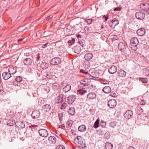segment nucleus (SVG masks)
Returning <instances> with one entry per match:
<instances>
[{
	"mask_svg": "<svg viewBox=\"0 0 149 149\" xmlns=\"http://www.w3.org/2000/svg\"><path fill=\"white\" fill-rule=\"evenodd\" d=\"M111 39L113 41H115L118 39V37L116 35H114L111 36Z\"/></svg>",
	"mask_w": 149,
	"mask_h": 149,
	"instance_id": "3c124183",
	"label": "nucleus"
},
{
	"mask_svg": "<svg viewBox=\"0 0 149 149\" xmlns=\"http://www.w3.org/2000/svg\"><path fill=\"white\" fill-rule=\"evenodd\" d=\"M143 111V109H141L140 110L139 114H140L141 113H142Z\"/></svg>",
	"mask_w": 149,
	"mask_h": 149,
	"instance_id": "69168bd1",
	"label": "nucleus"
},
{
	"mask_svg": "<svg viewBox=\"0 0 149 149\" xmlns=\"http://www.w3.org/2000/svg\"><path fill=\"white\" fill-rule=\"evenodd\" d=\"M51 109V106L49 104H45L42 107V109L45 111H47Z\"/></svg>",
	"mask_w": 149,
	"mask_h": 149,
	"instance_id": "7c9ffc66",
	"label": "nucleus"
},
{
	"mask_svg": "<svg viewBox=\"0 0 149 149\" xmlns=\"http://www.w3.org/2000/svg\"><path fill=\"white\" fill-rule=\"evenodd\" d=\"M15 125L19 128H23L25 127V124L23 121H17Z\"/></svg>",
	"mask_w": 149,
	"mask_h": 149,
	"instance_id": "a211bd4d",
	"label": "nucleus"
},
{
	"mask_svg": "<svg viewBox=\"0 0 149 149\" xmlns=\"http://www.w3.org/2000/svg\"><path fill=\"white\" fill-rule=\"evenodd\" d=\"M80 72L83 73L85 74H87V73H88V72L86 71V70H84L83 69H81L80 71Z\"/></svg>",
	"mask_w": 149,
	"mask_h": 149,
	"instance_id": "864d4df0",
	"label": "nucleus"
},
{
	"mask_svg": "<svg viewBox=\"0 0 149 149\" xmlns=\"http://www.w3.org/2000/svg\"><path fill=\"white\" fill-rule=\"evenodd\" d=\"M31 129L32 131H33L34 130L35 131L36 130L35 127H31Z\"/></svg>",
	"mask_w": 149,
	"mask_h": 149,
	"instance_id": "0e129e2a",
	"label": "nucleus"
},
{
	"mask_svg": "<svg viewBox=\"0 0 149 149\" xmlns=\"http://www.w3.org/2000/svg\"><path fill=\"white\" fill-rule=\"evenodd\" d=\"M117 70V68L115 65L111 66L108 69L109 72L111 74H113L115 73Z\"/></svg>",
	"mask_w": 149,
	"mask_h": 149,
	"instance_id": "f3484780",
	"label": "nucleus"
},
{
	"mask_svg": "<svg viewBox=\"0 0 149 149\" xmlns=\"http://www.w3.org/2000/svg\"><path fill=\"white\" fill-rule=\"evenodd\" d=\"M75 41V39L74 38H71V40H70L68 41V43L69 46H71L74 44Z\"/></svg>",
	"mask_w": 149,
	"mask_h": 149,
	"instance_id": "ea45409f",
	"label": "nucleus"
},
{
	"mask_svg": "<svg viewBox=\"0 0 149 149\" xmlns=\"http://www.w3.org/2000/svg\"><path fill=\"white\" fill-rule=\"evenodd\" d=\"M78 26V25L77 24L76 25V26L75 28H76V27H78V29L80 31L81 29V26H79V27Z\"/></svg>",
	"mask_w": 149,
	"mask_h": 149,
	"instance_id": "680f3d73",
	"label": "nucleus"
},
{
	"mask_svg": "<svg viewBox=\"0 0 149 149\" xmlns=\"http://www.w3.org/2000/svg\"><path fill=\"white\" fill-rule=\"evenodd\" d=\"M133 113L132 111L130 110L127 111L124 114V117L126 118L130 119L133 116Z\"/></svg>",
	"mask_w": 149,
	"mask_h": 149,
	"instance_id": "f8f14e48",
	"label": "nucleus"
},
{
	"mask_svg": "<svg viewBox=\"0 0 149 149\" xmlns=\"http://www.w3.org/2000/svg\"><path fill=\"white\" fill-rule=\"evenodd\" d=\"M5 94V92L2 89H0V97H2Z\"/></svg>",
	"mask_w": 149,
	"mask_h": 149,
	"instance_id": "a18cd8bd",
	"label": "nucleus"
},
{
	"mask_svg": "<svg viewBox=\"0 0 149 149\" xmlns=\"http://www.w3.org/2000/svg\"><path fill=\"white\" fill-rule=\"evenodd\" d=\"M140 8L142 10L146 11L149 14V3H141L140 5Z\"/></svg>",
	"mask_w": 149,
	"mask_h": 149,
	"instance_id": "6e6552de",
	"label": "nucleus"
},
{
	"mask_svg": "<svg viewBox=\"0 0 149 149\" xmlns=\"http://www.w3.org/2000/svg\"><path fill=\"white\" fill-rule=\"evenodd\" d=\"M62 104L61 109H65V108L67 107V106H68L67 104L66 103H65V101L63 102H62V103H61Z\"/></svg>",
	"mask_w": 149,
	"mask_h": 149,
	"instance_id": "58836bf2",
	"label": "nucleus"
},
{
	"mask_svg": "<svg viewBox=\"0 0 149 149\" xmlns=\"http://www.w3.org/2000/svg\"><path fill=\"white\" fill-rule=\"evenodd\" d=\"M61 60L59 57L53 58L50 61V64L53 65H58L61 63Z\"/></svg>",
	"mask_w": 149,
	"mask_h": 149,
	"instance_id": "39448f33",
	"label": "nucleus"
},
{
	"mask_svg": "<svg viewBox=\"0 0 149 149\" xmlns=\"http://www.w3.org/2000/svg\"><path fill=\"white\" fill-rule=\"evenodd\" d=\"M52 86L53 89L56 91L59 88L58 84L56 83H54L52 84Z\"/></svg>",
	"mask_w": 149,
	"mask_h": 149,
	"instance_id": "2f4dec72",
	"label": "nucleus"
},
{
	"mask_svg": "<svg viewBox=\"0 0 149 149\" xmlns=\"http://www.w3.org/2000/svg\"><path fill=\"white\" fill-rule=\"evenodd\" d=\"M15 80L17 82V83H19L22 81V78L21 77L19 76L17 77L15 79Z\"/></svg>",
	"mask_w": 149,
	"mask_h": 149,
	"instance_id": "a19ab883",
	"label": "nucleus"
},
{
	"mask_svg": "<svg viewBox=\"0 0 149 149\" xmlns=\"http://www.w3.org/2000/svg\"><path fill=\"white\" fill-rule=\"evenodd\" d=\"M72 121L71 120H69L67 122L66 125L67 126L71 127L72 125Z\"/></svg>",
	"mask_w": 149,
	"mask_h": 149,
	"instance_id": "79ce46f5",
	"label": "nucleus"
},
{
	"mask_svg": "<svg viewBox=\"0 0 149 149\" xmlns=\"http://www.w3.org/2000/svg\"><path fill=\"white\" fill-rule=\"evenodd\" d=\"M89 79H86L81 80L80 82L81 85H82V87L83 88L86 86H88L89 85H90V82H89Z\"/></svg>",
	"mask_w": 149,
	"mask_h": 149,
	"instance_id": "9b49d317",
	"label": "nucleus"
},
{
	"mask_svg": "<svg viewBox=\"0 0 149 149\" xmlns=\"http://www.w3.org/2000/svg\"><path fill=\"white\" fill-rule=\"evenodd\" d=\"M100 120L99 118L97 119L95 121L93 125V127L95 129L97 128L99 126Z\"/></svg>",
	"mask_w": 149,
	"mask_h": 149,
	"instance_id": "473e14b6",
	"label": "nucleus"
},
{
	"mask_svg": "<svg viewBox=\"0 0 149 149\" xmlns=\"http://www.w3.org/2000/svg\"><path fill=\"white\" fill-rule=\"evenodd\" d=\"M89 82H90V85H89V86H91L92 88H93V87H95V86L93 85L92 83H91L90 80L89 81Z\"/></svg>",
	"mask_w": 149,
	"mask_h": 149,
	"instance_id": "052dcab7",
	"label": "nucleus"
},
{
	"mask_svg": "<svg viewBox=\"0 0 149 149\" xmlns=\"http://www.w3.org/2000/svg\"><path fill=\"white\" fill-rule=\"evenodd\" d=\"M61 86L63 88V91L65 93L68 92L71 89V86L70 84H68L64 82H61Z\"/></svg>",
	"mask_w": 149,
	"mask_h": 149,
	"instance_id": "7ed1b4c3",
	"label": "nucleus"
},
{
	"mask_svg": "<svg viewBox=\"0 0 149 149\" xmlns=\"http://www.w3.org/2000/svg\"><path fill=\"white\" fill-rule=\"evenodd\" d=\"M78 94L81 95H83L87 92V91L86 90L83 88L82 89H80L78 90Z\"/></svg>",
	"mask_w": 149,
	"mask_h": 149,
	"instance_id": "f704fd0d",
	"label": "nucleus"
},
{
	"mask_svg": "<svg viewBox=\"0 0 149 149\" xmlns=\"http://www.w3.org/2000/svg\"><path fill=\"white\" fill-rule=\"evenodd\" d=\"M66 98L63 95H60L56 97L55 102L57 103H61L62 102H64L65 101H66Z\"/></svg>",
	"mask_w": 149,
	"mask_h": 149,
	"instance_id": "423d86ee",
	"label": "nucleus"
},
{
	"mask_svg": "<svg viewBox=\"0 0 149 149\" xmlns=\"http://www.w3.org/2000/svg\"><path fill=\"white\" fill-rule=\"evenodd\" d=\"M47 45H48V43H47L44 44L43 45L42 47H43V48H45L47 47Z\"/></svg>",
	"mask_w": 149,
	"mask_h": 149,
	"instance_id": "e2e57ef3",
	"label": "nucleus"
},
{
	"mask_svg": "<svg viewBox=\"0 0 149 149\" xmlns=\"http://www.w3.org/2000/svg\"><path fill=\"white\" fill-rule=\"evenodd\" d=\"M116 123L115 122H111L109 123L110 126L112 128H114V127L116 126Z\"/></svg>",
	"mask_w": 149,
	"mask_h": 149,
	"instance_id": "de8ad7c7",
	"label": "nucleus"
},
{
	"mask_svg": "<svg viewBox=\"0 0 149 149\" xmlns=\"http://www.w3.org/2000/svg\"><path fill=\"white\" fill-rule=\"evenodd\" d=\"M104 17L105 18V20L107 21V20L108 19V17H106L105 15H104Z\"/></svg>",
	"mask_w": 149,
	"mask_h": 149,
	"instance_id": "338daca9",
	"label": "nucleus"
},
{
	"mask_svg": "<svg viewBox=\"0 0 149 149\" xmlns=\"http://www.w3.org/2000/svg\"><path fill=\"white\" fill-rule=\"evenodd\" d=\"M49 64L46 62H42L40 66L42 68L44 69H47L48 66Z\"/></svg>",
	"mask_w": 149,
	"mask_h": 149,
	"instance_id": "72a5a7b5",
	"label": "nucleus"
},
{
	"mask_svg": "<svg viewBox=\"0 0 149 149\" xmlns=\"http://www.w3.org/2000/svg\"><path fill=\"white\" fill-rule=\"evenodd\" d=\"M100 125L102 127H104L106 125V123L105 121L102 120Z\"/></svg>",
	"mask_w": 149,
	"mask_h": 149,
	"instance_id": "09e8293b",
	"label": "nucleus"
},
{
	"mask_svg": "<svg viewBox=\"0 0 149 149\" xmlns=\"http://www.w3.org/2000/svg\"><path fill=\"white\" fill-rule=\"evenodd\" d=\"M33 62L32 59L29 58H26L24 60V65L29 66L31 65Z\"/></svg>",
	"mask_w": 149,
	"mask_h": 149,
	"instance_id": "2eb2a0df",
	"label": "nucleus"
},
{
	"mask_svg": "<svg viewBox=\"0 0 149 149\" xmlns=\"http://www.w3.org/2000/svg\"><path fill=\"white\" fill-rule=\"evenodd\" d=\"M116 104V101L114 99L110 100L108 102V106L111 108H113L115 107Z\"/></svg>",
	"mask_w": 149,
	"mask_h": 149,
	"instance_id": "1a4fd4ad",
	"label": "nucleus"
},
{
	"mask_svg": "<svg viewBox=\"0 0 149 149\" xmlns=\"http://www.w3.org/2000/svg\"><path fill=\"white\" fill-rule=\"evenodd\" d=\"M40 112L38 110H34L31 114V116L33 119L38 118L40 116Z\"/></svg>",
	"mask_w": 149,
	"mask_h": 149,
	"instance_id": "4468645a",
	"label": "nucleus"
},
{
	"mask_svg": "<svg viewBox=\"0 0 149 149\" xmlns=\"http://www.w3.org/2000/svg\"><path fill=\"white\" fill-rule=\"evenodd\" d=\"M67 111L68 114L71 116L74 115L75 113L74 108L73 107L70 108Z\"/></svg>",
	"mask_w": 149,
	"mask_h": 149,
	"instance_id": "bb28decb",
	"label": "nucleus"
},
{
	"mask_svg": "<svg viewBox=\"0 0 149 149\" xmlns=\"http://www.w3.org/2000/svg\"><path fill=\"white\" fill-rule=\"evenodd\" d=\"M8 71L11 75V74H13L16 72V67H11L8 68Z\"/></svg>",
	"mask_w": 149,
	"mask_h": 149,
	"instance_id": "b1692460",
	"label": "nucleus"
},
{
	"mask_svg": "<svg viewBox=\"0 0 149 149\" xmlns=\"http://www.w3.org/2000/svg\"><path fill=\"white\" fill-rule=\"evenodd\" d=\"M131 45L130 47L133 50L136 51L137 49V46L139 44V41L136 37L133 38L130 40Z\"/></svg>",
	"mask_w": 149,
	"mask_h": 149,
	"instance_id": "f03ea898",
	"label": "nucleus"
},
{
	"mask_svg": "<svg viewBox=\"0 0 149 149\" xmlns=\"http://www.w3.org/2000/svg\"><path fill=\"white\" fill-rule=\"evenodd\" d=\"M105 147L106 149H112L113 145L111 143L107 142L106 144Z\"/></svg>",
	"mask_w": 149,
	"mask_h": 149,
	"instance_id": "e433bc0d",
	"label": "nucleus"
},
{
	"mask_svg": "<svg viewBox=\"0 0 149 149\" xmlns=\"http://www.w3.org/2000/svg\"><path fill=\"white\" fill-rule=\"evenodd\" d=\"M143 74L146 76H149V70L146 68L143 70Z\"/></svg>",
	"mask_w": 149,
	"mask_h": 149,
	"instance_id": "4c0bfd02",
	"label": "nucleus"
},
{
	"mask_svg": "<svg viewBox=\"0 0 149 149\" xmlns=\"http://www.w3.org/2000/svg\"><path fill=\"white\" fill-rule=\"evenodd\" d=\"M139 80L141 81L144 83H146L148 82V80L146 78H140Z\"/></svg>",
	"mask_w": 149,
	"mask_h": 149,
	"instance_id": "37998d69",
	"label": "nucleus"
},
{
	"mask_svg": "<svg viewBox=\"0 0 149 149\" xmlns=\"http://www.w3.org/2000/svg\"><path fill=\"white\" fill-rule=\"evenodd\" d=\"M126 72L123 70L121 69L118 72V74L120 77H124L126 75Z\"/></svg>",
	"mask_w": 149,
	"mask_h": 149,
	"instance_id": "aec40b11",
	"label": "nucleus"
},
{
	"mask_svg": "<svg viewBox=\"0 0 149 149\" xmlns=\"http://www.w3.org/2000/svg\"><path fill=\"white\" fill-rule=\"evenodd\" d=\"M40 57V54L39 53H38L36 55V60L37 61L39 60Z\"/></svg>",
	"mask_w": 149,
	"mask_h": 149,
	"instance_id": "5fc2aeb1",
	"label": "nucleus"
},
{
	"mask_svg": "<svg viewBox=\"0 0 149 149\" xmlns=\"http://www.w3.org/2000/svg\"><path fill=\"white\" fill-rule=\"evenodd\" d=\"M121 8L120 7H117L114 9L113 10L115 11H119L120 10Z\"/></svg>",
	"mask_w": 149,
	"mask_h": 149,
	"instance_id": "6e6d98bb",
	"label": "nucleus"
},
{
	"mask_svg": "<svg viewBox=\"0 0 149 149\" xmlns=\"http://www.w3.org/2000/svg\"><path fill=\"white\" fill-rule=\"evenodd\" d=\"M76 97L74 95H70L67 98V102L69 104H71L75 101Z\"/></svg>",
	"mask_w": 149,
	"mask_h": 149,
	"instance_id": "ddd939ff",
	"label": "nucleus"
},
{
	"mask_svg": "<svg viewBox=\"0 0 149 149\" xmlns=\"http://www.w3.org/2000/svg\"><path fill=\"white\" fill-rule=\"evenodd\" d=\"M104 136L105 138L107 139H108L109 138L110 134L108 132H106V133H105L104 134Z\"/></svg>",
	"mask_w": 149,
	"mask_h": 149,
	"instance_id": "8fccbe9b",
	"label": "nucleus"
},
{
	"mask_svg": "<svg viewBox=\"0 0 149 149\" xmlns=\"http://www.w3.org/2000/svg\"><path fill=\"white\" fill-rule=\"evenodd\" d=\"M48 141L51 144H55L56 142V138L54 136H51L49 137Z\"/></svg>",
	"mask_w": 149,
	"mask_h": 149,
	"instance_id": "6ab92c4d",
	"label": "nucleus"
},
{
	"mask_svg": "<svg viewBox=\"0 0 149 149\" xmlns=\"http://www.w3.org/2000/svg\"><path fill=\"white\" fill-rule=\"evenodd\" d=\"M90 28L86 26V27H85L84 28V30H85V31H86V30L87 31H89L90 30Z\"/></svg>",
	"mask_w": 149,
	"mask_h": 149,
	"instance_id": "bf43d9fd",
	"label": "nucleus"
},
{
	"mask_svg": "<svg viewBox=\"0 0 149 149\" xmlns=\"http://www.w3.org/2000/svg\"><path fill=\"white\" fill-rule=\"evenodd\" d=\"M85 21L87 22L88 24H90L92 23L93 20L91 19H84Z\"/></svg>",
	"mask_w": 149,
	"mask_h": 149,
	"instance_id": "c03bdc74",
	"label": "nucleus"
},
{
	"mask_svg": "<svg viewBox=\"0 0 149 149\" xmlns=\"http://www.w3.org/2000/svg\"><path fill=\"white\" fill-rule=\"evenodd\" d=\"M93 57V54L91 53H88L85 54L84 58L87 61L91 60Z\"/></svg>",
	"mask_w": 149,
	"mask_h": 149,
	"instance_id": "a878e982",
	"label": "nucleus"
},
{
	"mask_svg": "<svg viewBox=\"0 0 149 149\" xmlns=\"http://www.w3.org/2000/svg\"><path fill=\"white\" fill-rule=\"evenodd\" d=\"M77 143L78 144L79 146L84 148L86 147V144L85 140L81 137L79 136L77 137Z\"/></svg>",
	"mask_w": 149,
	"mask_h": 149,
	"instance_id": "20e7f679",
	"label": "nucleus"
},
{
	"mask_svg": "<svg viewBox=\"0 0 149 149\" xmlns=\"http://www.w3.org/2000/svg\"><path fill=\"white\" fill-rule=\"evenodd\" d=\"M44 76L46 77L47 79H50L51 78L50 76V75L47 73H46L44 75Z\"/></svg>",
	"mask_w": 149,
	"mask_h": 149,
	"instance_id": "4d7b16f0",
	"label": "nucleus"
},
{
	"mask_svg": "<svg viewBox=\"0 0 149 149\" xmlns=\"http://www.w3.org/2000/svg\"><path fill=\"white\" fill-rule=\"evenodd\" d=\"M78 43L81 46L85 49L84 47L86 46V42L84 40L82 39H79Z\"/></svg>",
	"mask_w": 149,
	"mask_h": 149,
	"instance_id": "c756f323",
	"label": "nucleus"
},
{
	"mask_svg": "<svg viewBox=\"0 0 149 149\" xmlns=\"http://www.w3.org/2000/svg\"><path fill=\"white\" fill-rule=\"evenodd\" d=\"M128 149H135L133 146H130Z\"/></svg>",
	"mask_w": 149,
	"mask_h": 149,
	"instance_id": "774afa93",
	"label": "nucleus"
},
{
	"mask_svg": "<svg viewBox=\"0 0 149 149\" xmlns=\"http://www.w3.org/2000/svg\"><path fill=\"white\" fill-rule=\"evenodd\" d=\"M135 17L138 19H143L145 17V14L142 12H139L136 13Z\"/></svg>",
	"mask_w": 149,
	"mask_h": 149,
	"instance_id": "9d476101",
	"label": "nucleus"
},
{
	"mask_svg": "<svg viewBox=\"0 0 149 149\" xmlns=\"http://www.w3.org/2000/svg\"><path fill=\"white\" fill-rule=\"evenodd\" d=\"M15 123V121L13 119H10L8 121L7 125L9 126L13 125Z\"/></svg>",
	"mask_w": 149,
	"mask_h": 149,
	"instance_id": "c9c22d12",
	"label": "nucleus"
},
{
	"mask_svg": "<svg viewBox=\"0 0 149 149\" xmlns=\"http://www.w3.org/2000/svg\"><path fill=\"white\" fill-rule=\"evenodd\" d=\"M55 149H65V147L63 145H59Z\"/></svg>",
	"mask_w": 149,
	"mask_h": 149,
	"instance_id": "49530a36",
	"label": "nucleus"
},
{
	"mask_svg": "<svg viewBox=\"0 0 149 149\" xmlns=\"http://www.w3.org/2000/svg\"><path fill=\"white\" fill-rule=\"evenodd\" d=\"M110 22L112 23V25L111 26V27L113 28H115L116 26L119 23L118 20L117 19H116L115 18L113 19Z\"/></svg>",
	"mask_w": 149,
	"mask_h": 149,
	"instance_id": "5701e85b",
	"label": "nucleus"
},
{
	"mask_svg": "<svg viewBox=\"0 0 149 149\" xmlns=\"http://www.w3.org/2000/svg\"><path fill=\"white\" fill-rule=\"evenodd\" d=\"M78 129L79 131L83 132L86 131V127L85 125H82L79 126Z\"/></svg>",
	"mask_w": 149,
	"mask_h": 149,
	"instance_id": "c85d7f7f",
	"label": "nucleus"
},
{
	"mask_svg": "<svg viewBox=\"0 0 149 149\" xmlns=\"http://www.w3.org/2000/svg\"><path fill=\"white\" fill-rule=\"evenodd\" d=\"M62 116V113H59L58 115V117L59 119L60 120H61V118Z\"/></svg>",
	"mask_w": 149,
	"mask_h": 149,
	"instance_id": "13d9d810",
	"label": "nucleus"
},
{
	"mask_svg": "<svg viewBox=\"0 0 149 149\" xmlns=\"http://www.w3.org/2000/svg\"><path fill=\"white\" fill-rule=\"evenodd\" d=\"M118 49L126 56H129L130 54V50L125 42H120L118 44Z\"/></svg>",
	"mask_w": 149,
	"mask_h": 149,
	"instance_id": "f257e3e1",
	"label": "nucleus"
},
{
	"mask_svg": "<svg viewBox=\"0 0 149 149\" xmlns=\"http://www.w3.org/2000/svg\"><path fill=\"white\" fill-rule=\"evenodd\" d=\"M102 91L105 93H108L111 92V88L110 87L106 86L103 88Z\"/></svg>",
	"mask_w": 149,
	"mask_h": 149,
	"instance_id": "cd10ccee",
	"label": "nucleus"
},
{
	"mask_svg": "<svg viewBox=\"0 0 149 149\" xmlns=\"http://www.w3.org/2000/svg\"><path fill=\"white\" fill-rule=\"evenodd\" d=\"M73 50L75 53L78 54L79 53L81 49L79 46L76 45L73 47Z\"/></svg>",
	"mask_w": 149,
	"mask_h": 149,
	"instance_id": "393cba45",
	"label": "nucleus"
},
{
	"mask_svg": "<svg viewBox=\"0 0 149 149\" xmlns=\"http://www.w3.org/2000/svg\"><path fill=\"white\" fill-rule=\"evenodd\" d=\"M146 104V101L143 100L141 101L140 102V104L141 105H145Z\"/></svg>",
	"mask_w": 149,
	"mask_h": 149,
	"instance_id": "603ef678",
	"label": "nucleus"
},
{
	"mask_svg": "<svg viewBox=\"0 0 149 149\" xmlns=\"http://www.w3.org/2000/svg\"><path fill=\"white\" fill-rule=\"evenodd\" d=\"M3 77L4 79L7 80L11 77L10 73L8 72H5L2 74Z\"/></svg>",
	"mask_w": 149,
	"mask_h": 149,
	"instance_id": "4be33fe9",
	"label": "nucleus"
},
{
	"mask_svg": "<svg viewBox=\"0 0 149 149\" xmlns=\"http://www.w3.org/2000/svg\"><path fill=\"white\" fill-rule=\"evenodd\" d=\"M40 136L43 137H47L48 135V131L45 129H41L38 131Z\"/></svg>",
	"mask_w": 149,
	"mask_h": 149,
	"instance_id": "0eeeda50",
	"label": "nucleus"
},
{
	"mask_svg": "<svg viewBox=\"0 0 149 149\" xmlns=\"http://www.w3.org/2000/svg\"><path fill=\"white\" fill-rule=\"evenodd\" d=\"M87 97L90 100H93L96 98V95L95 93L93 92H91L88 94Z\"/></svg>",
	"mask_w": 149,
	"mask_h": 149,
	"instance_id": "412c9836",
	"label": "nucleus"
},
{
	"mask_svg": "<svg viewBox=\"0 0 149 149\" xmlns=\"http://www.w3.org/2000/svg\"><path fill=\"white\" fill-rule=\"evenodd\" d=\"M137 34L140 36H142L146 33V30L144 28H141L137 31Z\"/></svg>",
	"mask_w": 149,
	"mask_h": 149,
	"instance_id": "dca6fc26",
	"label": "nucleus"
}]
</instances>
